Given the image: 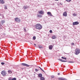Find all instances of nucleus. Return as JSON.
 Masks as SVG:
<instances>
[{
  "label": "nucleus",
  "mask_w": 80,
  "mask_h": 80,
  "mask_svg": "<svg viewBox=\"0 0 80 80\" xmlns=\"http://www.w3.org/2000/svg\"><path fill=\"white\" fill-rule=\"evenodd\" d=\"M36 28L38 30H41L42 28V26L40 24H37L36 25Z\"/></svg>",
  "instance_id": "nucleus-1"
},
{
  "label": "nucleus",
  "mask_w": 80,
  "mask_h": 80,
  "mask_svg": "<svg viewBox=\"0 0 80 80\" xmlns=\"http://www.w3.org/2000/svg\"><path fill=\"white\" fill-rule=\"evenodd\" d=\"M75 55H77L78 54H79L80 53V49H76L75 50Z\"/></svg>",
  "instance_id": "nucleus-2"
},
{
  "label": "nucleus",
  "mask_w": 80,
  "mask_h": 80,
  "mask_svg": "<svg viewBox=\"0 0 80 80\" xmlns=\"http://www.w3.org/2000/svg\"><path fill=\"white\" fill-rule=\"evenodd\" d=\"M1 74H2L3 76H5L7 75V73L4 71H3L1 72Z\"/></svg>",
  "instance_id": "nucleus-3"
},
{
  "label": "nucleus",
  "mask_w": 80,
  "mask_h": 80,
  "mask_svg": "<svg viewBox=\"0 0 80 80\" xmlns=\"http://www.w3.org/2000/svg\"><path fill=\"white\" fill-rule=\"evenodd\" d=\"M21 64L22 65H23V66H25V67H28L30 66V65L25 63H22Z\"/></svg>",
  "instance_id": "nucleus-4"
},
{
  "label": "nucleus",
  "mask_w": 80,
  "mask_h": 80,
  "mask_svg": "<svg viewBox=\"0 0 80 80\" xmlns=\"http://www.w3.org/2000/svg\"><path fill=\"white\" fill-rule=\"evenodd\" d=\"M79 24V22H75L73 23V25H78Z\"/></svg>",
  "instance_id": "nucleus-5"
},
{
  "label": "nucleus",
  "mask_w": 80,
  "mask_h": 80,
  "mask_svg": "<svg viewBox=\"0 0 80 80\" xmlns=\"http://www.w3.org/2000/svg\"><path fill=\"white\" fill-rule=\"evenodd\" d=\"M47 14L48 15H49L50 17H52L53 16V15H52V13L50 12H48Z\"/></svg>",
  "instance_id": "nucleus-6"
},
{
  "label": "nucleus",
  "mask_w": 80,
  "mask_h": 80,
  "mask_svg": "<svg viewBox=\"0 0 80 80\" xmlns=\"http://www.w3.org/2000/svg\"><path fill=\"white\" fill-rule=\"evenodd\" d=\"M58 60H59V61H61V62H67V61H65L63 60H62V59H58Z\"/></svg>",
  "instance_id": "nucleus-7"
},
{
  "label": "nucleus",
  "mask_w": 80,
  "mask_h": 80,
  "mask_svg": "<svg viewBox=\"0 0 80 80\" xmlns=\"http://www.w3.org/2000/svg\"><path fill=\"white\" fill-rule=\"evenodd\" d=\"M63 15L64 17H67V12H64L63 14Z\"/></svg>",
  "instance_id": "nucleus-8"
},
{
  "label": "nucleus",
  "mask_w": 80,
  "mask_h": 80,
  "mask_svg": "<svg viewBox=\"0 0 80 80\" xmlns=\"http://www.w3.org/2000/svg\"><path fill=\"white\" fill-rule=\"evenodd\" d=\"M39 13L41 15H43V14H44V12L42 10L41 11H39Z\"/></svg>",
  "instance_id": "nucleus-9"
},
{
  "label": "nucleus",
  "mask_w": 80,
  "mask_h": 80,
  "mask_svg": "<svg viewBox=\"0 0 80 80\" xmlns=\"http://www.w3.org/2000/svg\"><path fill=\"white\" fill-rule=\"evenodd\" d=\"M0 3H1V4H3L5 3V1H4L3 0H0Z\"/></svg>",
  "instance_id": "nucleus-10"
},
{
  "label": "nucleus",
  "mask_w": 80,
  "mask_h": 80,
  "mask_svg": "<svg viewBox=\"0 0 80 80\" xmlns=\"http://www.w3.org/2000/svg\"><path fill=\"white\" fill-rule=\"evenodd\" d=\"M59 80H68L67 79H66V78H59Z\"/></svg>",
  "instance_id": "nucleus-11"
},
{
  "label": "nucleus",
  "mask_w": 80,
  "mask_h": 80,
  "mask_svg": "<svg viewBox=\"0 0 80 80\" xmlns=\"http://www.w3.org/2000/svg\"><path fill=\"white\" fill-rule=\"evenodd\" d=\"M24 9V10H26V9H27V8H28V6H24L23 7V9Z\"/></svg>",
  "instance_id": "nucleus-12"
},
{
  "label": "nucleus",
  "mask_w": 80,
  "mask_h": 80,
  "mask_svg": "<svg viewBox=\"0 0 80 80\" xmlns=\"http://www.w3.org/2000/svg\"><path fill=\"white\" fill-rule=\"evenodd\" d=\"M49 48L50 50H52L53 48V46L51 45L49 46Z\"/></svg>",
  "instance_id": "nucleus-13"
},
{
  "label": "nucleus",
  "mask_w": 80,
  "mask_h": 80,
  "mask_svg": "<svg viewBox=\"0 0 80 80\" xmlns=\"http://www.w3.org/2000/svg\"><path fill=\"white\" fill-rule=\"evenodd\" d=\"M18 18H15V21H16V22H18Z\"/></svg>",
  "instance_id": "nucleus-14"
},
{
  "label": "nucleus",
  "mask_w": 80,
  "mask_h": 80,
  "mask_svg": "<svg viewBox=\"0 0 80 80\" xmlns=\"http://www.w3.org/2000/svg\"><path fill=\"white\" fill-rule=\"evenodd\" d=\"M42 74L39 73L38 74V77H42Z\"/></svg>",
  "instance_id": "nucleus-15"
},
{
  "label": "nucleus",
  "mask_w": 80,
  "mask_h": 80,
  "mask_svg": "<svg viewBox=\"0 0 80 80\" xmlns=\"http://www.w3.org/2000/svg\"><path fill=\"white\" fill-rule=\"evenodd\" d=\"M40 80H45V78L43 77H41L40 78Z\"/></svg>",
  "instance_id": "nucleus-16"
},
{
  "label": "nucleus",
  "mask_w": 80,
  "mask_h": 80,
  "mask_svg": "<svg viewBox=\"0 0 80 80\" xmlns=\"http://www.w3.org/2000/svg\"><path fill=\"white\" fill-rule=\"evenodd\" d=\"M38 47H39V48H42L43 47L42 46H41L40 45H38Z\"/></svg>",
  "instance_id": "nucleus-17"
},
{
  "label": "nucleus",
  "mask_w": 80,
  "mask_h": 80,
  "mask_svg": "<svg viewBox=\"0 0 80 80\" xmlns=\"http://www.w3.org/2000/svg\"><path fill=\"white\" fill-rule=\"evenodd\" d=\"M8 72L9 73H12V72L11 70L8 71Z\"/></svg>",
  "instance_id": "nucleus-18"
},
{
  "label": "nucleus",
  "mask_w": 80,
  "mask_h": 80,
  "mask_svg": "<svg viewBox=\"0 0 80 80\" xmlns=\"http://www.w3.org/2000/svg\"><path fill=\"white\" fill-rule=\"evenodd\" d=\"M38 17H42V16L40 14H37Z\"/></svg>",
  "instance_id": "nucleus-19"
},
{
  "label": "nucleus",
  "mask_w": 80,
  "mask_h": 80,
  "mask_svg": "<svg viewBox=\"0 0 80 80\" xmlns=\"http://www.w3.org/2000/svg\"><path fill=\"white\" fill-rule=\"evenodd\" d=\"M39 67V68H40V69H41V70H42V72H45L43 70V69H42V68H40V67Z\"/></svg>",
  "instance_id": "nucleus-20"
},
{
  "label": "nucleus",
  "mask_w": 80,
  "mask_h": 80,
  "mask_svg": "<svg viewBox=\"0 0 80 80\" xmlns=\"http://www.w3.org/2000/svg\"><path fill=\"white\" fill-rule=\"evenodd\" d=\"M62 59H64V60H67V58H64L63 57H62Z\"/></svg>",
  "instance_id": "nucleus-21"
},
{
  "label": "nucleus",
  "mask_w": 80,
  "mask_h": 80,
  "mask_svg": "<svg viewBox=\"0 0 80 80\" xmlns=\"http://www.w3.org/2000/svg\"><path fill=\"white\" fill-rule=\"evenodd\" d=\"M4 7L5 9H7V6H6V5H4Z\"/></svg>",
  "instance_id": "nucleus-22"
},
{
  "label": "nucleus",
  "mask_w": 80,
  "mask_h": 80,
  "mask_svg": "<svg viewBox=\"0 0 80 80\" xmlns=\"http://www.w3.org/2000/svg\"><path fill=\"white\" fill-rule=\"evenodd\" d=\"M33 40H35V39H36V37H35V36H33Z\"/></svg>",
  "instance_id": "nucleus-23"
},
{
  "label": "nucleus",
  "mask_w": 80,
  "mask_h": 80,
  "mask_svg": "<svg viewBox=\"0 0 80 80\" xmlns=\"http://www.w3.org/2000/svg\"><path fill=\"white\" fill-rule=\"evenodd\" d=\"M68 63H74V62L68 61Z\"/></svg>",
  "instance_id": "nucleus-24"
},
{
  "label": "nucleus",
  "mask_w": 80,
  "mask_h": 80,
  "mask_svg": "<svg viewBox=\"0 0 80 80\" xmlns=\"http://www.w3.org/2000/svg\"><path fill=\"white\" fill-rule=\"evenodd\" d=\"M52 38H53V39H55V36H53L52 37Z\"/></svg>",
  "instance_id": "nucleus-25"
},
{
  "label": "nucleus",
  "mask_w": 80,
  "mask_h": 80,
  "mask_svg": "<svg viewBox=\"0 0 80 80\" xmlns=\"http://www.w3.org/2000/svg\"><path fill=\"white\" fill-rule=\"evenodd\" d=\"M66 1H67L68 2H71V0H66Z\"/></svg>",
  "instance_id": "nucleus-26"
},
{
  "label": "nucleus",
  "mask_w": 80,
  "mask_h": 80,
  "mask_svg": "<svg viewBox=\"0 0 80 80\" xmlns=\"http://www.w3.org/2000/svg\"><path fill=\"white\" fill-rule=\"evenodd\" d=\"M51 78H54V76H51Z\"/></svg>",
  "instance_id": "nucleus-27"
},
{
  "label": "nucleus",
  "mask_w": 80,
  "mask_h": 80,
  "mask_svg": "<svg viewBox=\"0 0 80 80\" xmlns=\"http://www.w3.org/2000/svg\"><path fill=\"white\" fill-rule=\"evenodd\" d=\"M16 78H14L12 79V80H16Z\"/></svg>",
  "instance_id": "nucleus-28"
},
{
  "label": "nucleus",
  "mask_w": 80,
  "mask_h": 80,
  "mask_svg": "<svg viewBox=\"0 0 80 80\" xmlns=\"http://www.w3.org/2000/svg\"><path fill=\"white\" fill-rule=\"evenodd\" d=\"M1 22H2V23H5V21L3 20Z\"/></svg>",
  "instance_id": "nucleus-29"
},
{
  "label": "nucleus",
  "mask_w": 80,
  "mask_h": 80,
  "mask_svg": "<svg viewBox=\"0 0 80 80\" xmlns=\"http://www.w3.org/2000/svg\"><path fill=\"white\" fill-rule=\"evenodd\" d=\"M35 71L36 72H38V69H35Z\"/></svg>",
  "instance_id": "nucleus-30"
},
{
  "label": "nucleus",
  "mask_w": 80,
  "mask_h": 80,
  "mask_svg": "<svg viewBox=\"0 0 80 80\" xmlns=\"http://www.w3.org/2000/svg\"><path fill=\"white\" fill-rule=\"evenodd\" d=\"M8 80H12V79L11 78H9L8 79Z\"/></svg>",
  "instance_id": "nucleus-31"
},
{
  "label": "nucleus",
  "mask_w": 80,
  "mask_h": 80,
  "mask_svg": "<svg viewBox=\"0 0 80 80\" xmlns=\"http://www.w3.org/2000/svg\"><path fill=\"white\" fill-rule=\"evenodd\" d=\"M1 64L3 65H4V64H5V63L4 62H2L1 63Z\"/></svg>",
  "instance_id": "nucleus-32"
},
{
  "label": "nucleus",
  "mask_w": 80,
  "mask_h": 80,
  "mask_svg": "<svg viewBox=\"0 0 80 80\" xmlns=\"http://www.w3.org/2000/svg\"><path fill=\"white\" fill-rule=\"evenodd\" d=\"M18 22H20V19L19 18L18 19Z\"/></svg>",
  "instance_id": "nucleus-33"
},
{
  "label": "nucleus",
  "mask_w": 80,
  "mask_h": 80,
  "mask_svg": "<svg viewBox=\"0 0 80 80\" xmlns=\"http://www.w3.org/2000/svg\"><path fill=\"white\" fill-rule=\"evenodd\" d=\"M77 15H76V14L74 13L73 14V16H74V17H75V16H76Z\"/></svg>",
  "instance_id": "nucleus-34"
},
{
  "label": "nucleus",
  "mask_w": 80,
  "mask_h": 80,
  "mask_svg": "<svg viewBox=\"0 0 80 80\" xmlns=\"http://www.w3.org/2000/svg\"><path fill=\"white\" fill-rule=\"evenodd\" d=\"M50 33H52V30H50L49 31Z\"/></svg>",
  "instance_id": "nucleus-35"
},
{
  "label": "nucleus",
  "mask_w": 80,
  "mask_h": 80,
  "mask_svg": "<svg viewBox=\"0 0 80 80\" xmlns=\"http://www.w3.org/2000/svg\"><path fill=\"white\" fill-rule=\"evenodd\" d=\"M72 45H74V43H71Z\"/></svg>",
  "instance_id": "nucleus-36"
},
{
  "label": "nucleus",
  "mask_w": 80,
  "mask_h": 80,
  "mask_svg": "<svg viewBox=\"0 0 80 80\" xmlns=\"http://www.w3.org/2000/svg\"><path fill=\"white\" fill-rule=\"evenodd\" d=\"M58 75H60V73H58Z\"/></svg>",
  "instance_id": "nucleus-37"
},
{
  "label": "nucleus",
  "mask_w": 80,
  "mask_h": 80,
  "mask_svg": "<svg viewBox=\"0 0 80 80\" xmlns=\"http://www.w3.org/2000/svg\"><path fill=\"white\" fill-rule=\"evenodd\" d=\"M24 31L25 32H26V29H25V28H24Z\"/></svg>",
  "instance_id": "nucleus-38"
},
{
  "label": "nucleus",
  "mask_w": 80,
  "mask_h": 80,
  "mask_svg": "<svg viewBox=\"0 0 80 80\" xmlns=\"http://www.w3.org/2000/svg\"><path fill=\"white\" fill-rule=\"evenodd\" d=\"M30 44H31V45H32V43L31 42H30Z\"/></svg>",
  "instance_id": "nucleus-39"
},
{
  "label": "nucleus",
  "mask_w": 80,
  "mask_h": 80,
  "mask_svg": "<svg viewBox=\"0 0 80 80\" xmlns=\"http://www.w3.org/2000/svg\"><path fill=\"white\" fill-rule=\"evenodd\" d=\"M34 45H35V46H36V44H34Z\"/></svg>",
  "instance_id": "nucleus-40"
},
{
  "label": "nucleus",
  "mask_w": 80,
  "mask_h": 80,
  "mask_svg": "<svg viewBox=\"0 0 80 80\" xmlns=\"http://www.w3.org/2000/svg\"><path fill=\"white\" fill-rule=\"evenodd\" d=\"M56 1H58L59 0H55Z\"/></svg>",
  "instance_id": "nucleus-41"
},
{
  "label": "nucleus",
  "mask_w": 80,
  "mask_h": 80,
  "mask_svg": "<svg viewBox=\"0 0 80 80\" xmlns=\"http://www.w3.org/2000/svg\"><path fill=\"white\" fill-rule=\"evenodd\" d=\"M0 15H1V14H0Z\"/></svg>",
  "instance_id": "nucleus-42"
}]
</instances>
